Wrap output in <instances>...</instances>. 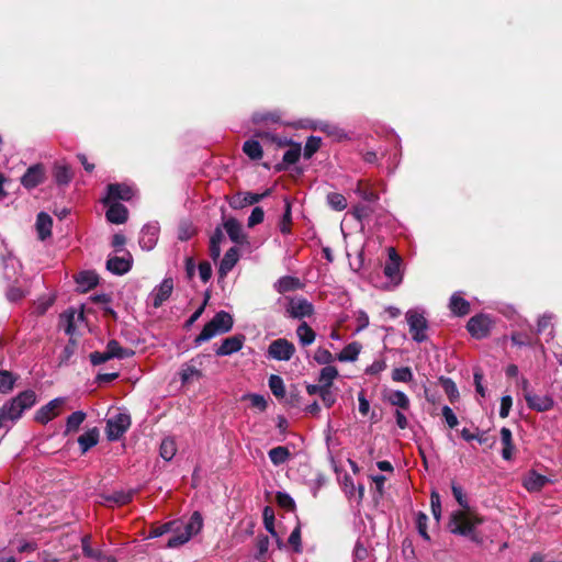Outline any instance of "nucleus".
<instances>
[{
  "label": "nucleus",
  "instance_id": "1",
  "mask_svg": "<svg viewBox=\"0 0 562 562\" xmlns=\"http://www.w3.org/2000/svg\"><path fill=\"white\" fill-rule=\"evenodd\" d=\"M451 490L456 501L462 509L456 510L451 514L448 524L449 530L452 533L465 537L475 543H482L483 537L479 533L476 528L483 524L484 518L470 509L468 499L463 494L461 486L452 484Z\"/></svg>",
  "mask_w": 562,
  "mask_h": 562
},
{
  "label": "nucleus",
  "instance_id": "2",
  "mask_svg": "<svg viewBox=\"0 0 562 562\" xmlns=\"http://www.w3.org/2000/svg\"><path fill=\"white\" fill-rule=\"evenodd\" d=\"M36 400V393L33 390H25L5 402L0 407V411L8 420L15 423L23 416L25 411L35 405Z\"/></svg>",
  "mask_w": 562,
  "mask_h": 562
},
{
  "label": "nucleus",
  "instance_id": "3",
  "mask_svg": "<svg viewBox=\"0 0 562 562\" xmlns=\"http://www.w3.org/2000/svg\"><path fill=\"white\" fill-rule=\"evenodd\" d=\"M234 325L233 317L225 311L217 312L214 317L204 325L201 333L194 338V346L198 347L211 340L217 335L228 333Z\"/></svg>",
  "mask_w": 562,
  "mask_h": 562
},
{
  "label": "nucleus",
  "instance_id": "4",
  "mask_svg": "<svg viewBox=\"0 0 562 562\" xmlns=\"http://www.w3.org/2000/svg\"><path fill=\"white\" fill-rule=\"evenodd\" d=\"M412 339L418 344L428 340L429 324L425 311L420 307L411 308L405 313Z\"/></svg>",
  "mask_w": 562,
  "mask_h": 562
},
{
  "label": "nucleus",
  "instance_id": "5",
  "mask_svg": "<svg viewBox=\"0 0 562 562\" xmlns=\"http://www.w3.org/2000/svg\"><path fill=\"white\" fill-rule=\"evenodd\" d=\"M131 416L127 413H119L106 420L105 434L110 441L119 440L130 428Z\"/></svg>",
  "mask_w": 562,
  "mask_h": 562
},
{
  "label": "nucleus",
  "instance_id": "6",
  "mask_svg": "<svg viewBox=\"0 0 562 562\" xmlns=\"http://www.w3.org/2000/svg\"><path fill=\"white\" fill-rule=\"evenodd\" d=\"M288 304L285 313L288 317L302 319L311 317L314 313L313 304L302 296H289L286 297Z\"/></svg>",
  "mask_w": 562,
  "mask_h": 562
},
{
  "label": "nucleus",
  "instance_id": "7",
  "mask_svg": "<svg viewBox=\"0 0 562 562\" xmlns=\"http://www.w3.org/2000/svg\"><path fill=\"white\" fill-rule=\"evenodd\" d=\"M295 353V346L285 338L273 340L267 350V357L278 361H289Z\"/></svg>",
  "mask_w": 562,
  "mask_h": 562
},
{
  "label": "nucleus",
  "instance_id": "8",
  "mask_svg": "<svg viewBox=\"0 0 562 562\" xmlns=\"http://www.w3.org/2000/svg\"><path fill=\"white\" fill-rule=\"evenodd\" d=\"M66 402V397H56L49 401L46 405L36 411L34 419L42 425H46L61 413Z\"/></svg>",
  "mask_w": 562,
  "mask_h": 562
},
{
  "label": "nucleus",
  "instance_id": "9",
  "mask_svg": "<svg viewBox=\"0 0 562 562\" xmlns=\"http://www.w3.org/2000/svg\"><path fill=\"white\" fill-rule=\"evenodd\" d=\"M528 387V381H522V389L525 391V400L527 402V405L529 408L537 411V412H547L551 409L554 405V401L550 395H540V394H533L531 392L527 391Z\"/></svg>",
  "mask_w": 562,
  "mask_h": 562
},
{
  "label": "nucleus",
  "instance_id": "10",
  "mask_svg": "<svg viewBox=\"0 0 562 562\" xmlns=\"http://www.w3.org/2000/svg\"><path fill=\"white\" fill-rule=\"evenodd\" d=\"M492 325L493 322L490 316L480 314L469 319L467 328L473 337L481 339L488 335Z\"/></svg>",
  "mask_w": 562,
  "mask_h": 562
},
{
  "label": "nucleus",
  "instance_id": "11",
  "mask_svg": "<svg viewBox=\"0 0 562 562\" xmlns=\"http://www.w3.org/2000/svg\"><path fill=\"white\" fill-rule=\"evenodd\" d=\"M401 262L402 259L395 249L393 247L389 248V261L384 267V274L394 286L402 282Z\"/></svg>",
  "mask_w": 562,
  "mask_h": 562
},
{
  "label": "nucleus",
  "instance_id": "12",
  "mask_svg": "<svg viewBox=\"0 0 562 562\" xmlns=\"http://www.w3.org/2000/svg\"><path fill=\"white\" fill-rule=\"evenodd\" d=\"M134 195V189L124 183H113L108 186L106 195L102 199L103 204H109L119 200L130 201Z\"/></svg>",
  "mask_w": 562,
  "mask_h": 562
},
{
  "label": "nucleus",
  "instance_id": "13",
  "mask_svg": "<svg viewBox=\"0 0 562 562\" xmlns=\"http://www.w3.org/2000/svg\"><path fill=\"white\" fill-rule=\"evenodd\" d=\"M45 180V168L42 164H35L27 168L25 173L21 177V184L32 190L37 186L42 184Z\"/></svg>",
  "mask_w": 562,
  "mask_h": 562
},
{
  "label": "nucleus",
  "instance_id": "14",
  "mask_svg": "<svg viewBox=\"0 0 562 562\" xmlns=\"http://www.w3.org/2000/svg\"><path fill=\"white\" fill-rule=\"evenodd\" d=\"M158 223H148L143 226L139 236V246L143 250L149 251L154 249L159 236Z\"/></svg>",
  "mask_w": 562,
  "mask_h": 562
},
{
  "label": "nucleus",
  "instance_id": "15",
  "mask_svg": "<svg viewBox=\"0 0 562 562\" xmlns=\"http://www.w3.org/2000/svg\"><path fill=\"white\" fill-rule=\"evenodd\" d=\"M202 356L191 359L189 362L182 364L180 370V380L182 384L191 383L194 380H200L203 374L198 366L202 364Z\"/></svg>",
  "mask_w": 562,
  "mask_h": 562
},
{
  "label": "nucleus",
  "instance_id": "16",
  "mask_svg": "<svg viewBox=\"0 0 562 562\" xmlns=\"http://www.w3.org/2000/svg\"><path fill=\"white\" fill-rule=\"evenodd\" d=\"M245 340L246 337L241 334L227 337L222 340V344L215 350V353L218 357H225L238 352L243 348Z\"/></svg>",
  "mask_w": 562,
  "mask_h": 562
},
{
  "label": "nucleus",
  "instance_id": "17",
  "mask_svg": "<svg viewBox=\"0 0 562 562\" xmlns=\"http://www.w3.org/2000/svg\"><path fill=\"white\" fill-rule=\"evenodd\" d=\"M173 290L172 279H164L150 293V299L155 307H159L169 299Z\"/></svg>",
  "mask_w": 562,
  "mask_h": 562
},
{
  "label": "nucleus",
  "instance_id": "18",
  "mask_svg": "<svg viewBox=\"0 0 562 562\" xmlns=\"http://www.w3.org/2000/svg\"><path fill=\"white\" fill-rule=\"evenodd\" d=\"M106 268L114 274L122 276L132 268V256L126 254L124 257H111L106 261Z\"/></svg>",
  "mask_w": 562,
  "mask_h": 562
},
{
  "label": "nucleus",
  "instance_id": "19",
  "mask_svg": "<svg viewBox=\"0 0 562 562\" xmlns=\"http://www.w3.org/2000/svg\"><path fill=\"white\" fill-rule=\"evenodd\" d=\"M105 213L106 220L113 224H123L127 221L128 211L119 202H110Z\"/></svg>",
  "mask_w": 562,
  "mask_h": 562
},
{
  "label": "nucleus",
  "instance_id": "20",
  "mask_svg": "<svg viewBox=\"0 0 562 562\" xmlns=\"http://www.w3.org/2000/svg\"><path fill=\"white\" fill-rule=\"evenodd\" d=\"M99 429L93 427L78 437V445L81 453H86L89 449L94 447L99 442Z\"/></svg>",
  "mask_w": 562,
  "mask_h": 562
},
{
  "label": "nucleus",
  "instance_id": "21",
  "mask_svg": "<svg viewBox=\"0 0 562 562\" xmlns=\"http://www.w3.org/2000/svg\"><path fill=\"white\" fill-rule=\"evenodd\" d=\"M83 318V313L78 312L74 308L67 310L61 315V322L64 326V330L67 335H74L76 331V321H81Z\"/></svg>",
  "mask_w": 562,
  "mask_h": 562
},
{
  "label": "nucleus",
  "instance_id": "22",
  "mask_svg": "<svg viewBox=\"0 0 562 562\" xmlns=\"http://www.w3.org/2000/svg\"><path fill=\"white\" fill-rule=\"evenodd\" d=\"M449 308L452 314L464 316L470 312V303L461 296L460 292H456L450 297Z\"/></svg>",
  "mask_w": 562,
  "mask_h": 562
},
{
  "label": "nucleus",
  "instance_id": "23",
  "mask_svg": "<svg viewBox=\"0 0 562 562\" xmlns=\"http://www.w3.org/2000/svg\"><path fill=\"white\" fill-rule=\"evenodd\" d=\"M52 217L48 214L41 212L36 218V231L41 240H45L52 235Z\"/></svg>",
  "mask_w": 562,
  "mask_h": 562
},
{
  "label": "nucleus",
  "instance_id": "24",
  "mask_svg": "<svg viewBox=\"0 0 562 562\" xmlns=\"http://www.w3.org/2000/svg\"><path fill=\"white\" fill-rule=\"evenodd\" d=\"M499 435L503 445L502 457L504 460H512L515 450L512 431L509 428L503 427Z\"/></svg>",
  "mask_w": 562,
  "mask_h": 562
},
{
  "label": "nucleus",
  "instance_id": "25",
  "mask_svg": "<svg viewBox=\"0 0 562 562\" xmlns=\"http://www.w3.org/2000/svg\"><path fill=\"white\" fill-rule=\"evenodd\" d=\"M76 281L80 291L87 292L98 284L99 278L93 271H82L77 276Z\"/></svg>",
  "mask_w": 562,
  "mask_h": 562
},
{
  "label": "nucleus",
  "instance_id": "26",
  "mask_svg": "<svg viewBox=\"0 0 562 562\" xmlns=\"http://www.w3.org/2000/svg\"><path fill=\"white\" fill-rule=\"evenodd\" d=\"M238 261V249L236 247L229 248L224 255L218 272L222 277L226 276Z\"/></svg>",
  "mask_w": 562,
  "mask_h": 562
},
{
  "label": "nucleus",
  "instance_id": "27",
  "mask_svg": "<svg viewBox=\"0 0 562 562\" xmlns=\"http://www.w3.org/2000/svg\"><path fill=\"white\" fill-rule=\"evenodd\" d=\"M296 336L301 346L306 347L312 345L315 341L316 333L312 329V327L306 323H301L296 328Z\"/></svg>",
  "mask_w": 562,
  "mask_h": 562
},
{
  "label": "nucleus",
  "instance_id": "28",
  "mask_svg": "<svg viewBox=\"0 0 562 562\" xmlns=\"http://www.w3.org/2000/svg\"><path fill=\"white\" fill-rule=\"evenodd\" d=\"M301 288L302 283L300 279L291 276L282 277L274 283V289L279 293H285Z\"/></svg>",
  "mask_w": 562,
  "mask_h": 562
},
{
  "label": "nucleus",
  "instance_id": "29",
  "mask_svg": "<svg viewBox=\"0 0 562 562\" xmlns=\"http://www.w3.org/2000/svg\"><path fill=\"white\" fill-rule=\"evenodd\" d=\"M81 544L83 554L86 557L102 562H115L112 557L103 554L100 550L92 549L90 546V538L88 536L82 538Z\"/></svg>",
  "mask_w": 562,
  "mask_h": 562
},
{
  "label": "nucleus",
  "instance_id": "30",
  "mask_svg": "<svg viewBox=\"0 0 562 562\" xmlns=\"http://www.w3.org/2000/svg\"><path fill=\"white\" fill-rule=\"evenodd\" d=\"M361 351V346L358 342L348 344L337 356L336 359L340 362L356 361Z\"/></svg>",
  "mask_w": 562,
  "mask_h": 562
},
{
  "label": "nucleus",
  "instance_id": "31",
  "mask_svg": "<svg viewBox=\"0 0 562 562\" xmlns=\"http://www.w3.org/2000/svg\"><path fill=\"white\" fill-rule=\"evenodd\" d=\"M268 456L272 464L279 467L290 460L291 452L289 448L279 446L269 450Z\"/></svg>",
  "mask_w": 562,
  "mask_h": 562
},
{
  "label": "nucleus",
  "instance_id": "32",
  "mask_svg": "<svg viewBox=\"0 0 562 562\" xmlns=\"http://www.w3.org/2000/svg\"><path fill=\"white\" fill-rule=\"evenodd\" d=\"M183 530L192 538L198 535L203 527V517L200 512H194L186 525H181Z\"/></svg>",
  "mask_w": 562,
  "mask_h": 562
},
{
  "label": "nucleus",
  "instance_id": "33",
  "mask_svg": "<svg viewBox=\"0 0 562 562\" xmlns=\"http://www.w3.org/2000/svg\"><path fill=\"white\" fill-rule=\"evenodd\" d=\"M182 522L178 521L175 526L178 531H171L173 535L168 539L167 548L173 549L187 543L191 537L181 527Z\"/></svg>",
  "mask_w": 562,
  "mask_h": 562
},
{
  "label": "nucleus",
  "instance_id": "34",
  "mask_svg": "<svg viewBox=\"0 0 562 562\" xmlns=\"http://www.w3.org/2000/svg\"><path fill=\"white\" fill-rule=\"evenodd\" d=\"M224 228L234 243H240L244 238L240 223L235 218H228L224 223Z\"/></svg>",
  "mask_w": 562,
  "mask_h": 562
},
{
  "label": "nucleus",
  "instance_id": "35",
  "mask_svg": "<svg viewBox=\"0 0 562 562\" xmlns=\"http://www.w3.org/2000/svg\"><path fill=\"white\" fill-rule=\"evenodd\" d=\"M385 398L393 406H397V407H400L402 409H408L409 408V398L402 391H398V390L390 391L385 395Z\"/></svg>",
  "mask_w": 562,
  "mask_h": 562
},
{
  "label": "nucleus",
  "instance_id": "36",
  "mask_svg": "<svg viewBox=\"0 0 562 562\" xmlns=\"http://www.w3.org/2000/svg\"><path fill=\"white\" fill-rule=\"evenodd\" d=\"M105 349L111 359H125L134 355L132 350L121 347L116 340H110Z\"/></svg>",
  "mask_w": 562,
  "mask_h": 562
},
{
  "label": "nucleus",
  "instance_id": "37",
  "mask_svg": "<svg viewBox=\"0 0 562 562\" xmlns=\"http://www.w3.org/2000/svg\"><path fill=\"white\" fill-rule=\"evenodd\" d=\"M548 483V479L544 475L531 472L527 475L524 481V486L528 491H539Z\"/></svg>",
  "mask_w": 562,
  "mask_h": 562
},
{
  "label": "nucleus",
  "instance_id": "38",
  "mask_svg": "<svg viewBox=\"0 0 562 562\" xmlns=\"http://www.w3.org/2000/svg\"><path fill=\"white\" fill-rule=\"evenodd\" d=\"M87 415L82 411H76L71 415L68 416L66 420V429L65 434L68 435L70 432H76L81 424L85 422Z\"/></svg>",
  "mask_w": 562,
  "mask_h": 562
},
{
  "label": "nucleus",
  "instance_id": "39",
  "mask_svg": "<svg viewBox=\"0 0 562 562\" xmlns=\"http://www.w3.org/2000/svg\"><path fill=\"white\" fill-rule=\"evenodd\" d=\"M54 178L58 184L69 183L72 178L70 168L65 164H56L54 167Z\"/></svg>",
  "mask_w": 562,
  "mask_h": 562
},
{
  "label": "nucleus",
  "instance_id": "40",
  "mask_svg": "<svg viewBox=\"0 0 562 562\" xmlns=\"http://www.w3.org/2000/svg\"><path fill=\"white\" fill-rule=\"evenodd\" d=\"M337 376L338 370L333 366H326L321 370L318 381L324 387H331Z\"/></svg>",
  "mask_w": 562,
  "mask_h": 562
},
{
  "label": "nucleus",
  "instance_id": "41",
  "mask_svg": "<svg viewBox=\"0 0 562 562\" xmlns=\"http://www.w3.org/2000/svg\"><path fill=\"white\" fill-rule=\"evenodd\" d=\"M25 294L26 291L23 289L21 280L16 279L7 290L5 296L10 302H18L23 299Z\"/></svg>",
  "mask_w": 562,
  "mask_h": 562
},
{
  "label": "nucleus",
  "instance_id": "42",
  "mask_svg": "<svg viewBox=\"0 0 562 562\" xmlns=\"http://www.w3.org/2000/svg\"><path fill=\"white\" fill-rule=\"evenodd\" d=\"M15 382L16 376L13 375L10 371L0 370V393H10L13 390Z\"/></svg>",
  "mask_w": 562,
  "mask_h": 562
},
{
  "label": "nucleus",
  "instance_id": "43",
  "mask_svg": "<svg viewBox=\"0 0 562 562\" xmlns=\"http://www.w3.org/2000/svg\"><path fill=\"white\" fill-rule=\"evenodd\" d=\"M243 150L252 160H258L262 157V148L258 140H246L244 143Z\"/></svg>",
  "mask_w": 562,
  "mask_h": 562
},
{
  "label": "nucleus",
  "instance_id": "44",
  "mask_svg": "<svg viewBox=\"0 0 562 562\" xmlns=\"http://www.w3.org/2000/svg\"><path fill=\"white\" fill-rule=\"evenodd\" d=\"M177 452L176 442L171 438H165L159 448L160 457L166 460L170 461Z\"/></svg>",
  "mask_w": 562,
  "mask_h": 562
},
{
  "label": "nucleus",
  "instance_id": "45",
  "mask_svg": "<svg viewBox=\"0 0 562 562\" xmlns=\"http://www.w3.org/2000/svg\"><path fill=\"white\" fill-rule=\"evenodd\" d=\"M268 382L269 387L274 396L283 397L285 395V387L281 376L271 374Z\"/></svg>",
  "mask_w": 562,
  "mask_h": 562
},
{
  "label": "nucleus",
  "instance_id": "46",
  "mask_svg": "<svg viewBox=\"0 0 562 562\" xmlns=\"http://www.w3.org/2000/svg\"><path fill=\"white\" fill-rule=\"evenodd\" d=\"M315 128L326 133L329 136H333L336 139H341L345 137V133L342 130H340L338 126L326 123V122H319L315 125Z\"/></svg>",
  "mask_w": 562,
  "mask_h": 562
},
{
  "label": "nucleus",
  "instance_id": "47",
  "mask_svg": "<svg viewBox=\"0 0 562 562\" xmlns=\"http://www.w3.org/2000/svg\"><path fill=\"white\" fill-rule=\"evenodd\" d=\"M327 203L335 211H342L347 207L346 198L337 192H330L327 194Z\"/></svg>",
  "mask_w": 562,
  "mask_h": 562
},
{
  "label": "nucleus",
  "instance_id": "48",
  "mask_svg": "<svg viewBox=\"0 0 562 562\" xmlns=\"http://www.w3.org/2000/svg\"><path fill=\"white\" fill-rule=\"evenodd\" d=\"M302 153V147L300 144L295 143L290 146V148L283 155V164L286 166L295 164Z\"/></svg>",
  "mask_w": 562,
  "mask_h": 562
},
{
  "label": "nucleus",
  "instance_id": "49",
  "mask_svg": "<svg viewBox=\"0 0 562 562\" xmlns=\"http://www.w3.org/2000/svg\"><path fill=\"white\" fill-rule=\"evenodd\" d=\"M336 357L325 348H317L314 352V360L322 366H329Z\"/></svg>",
  "mask_w": 562,
  "mask_h": 562
},
{
  "label": "nucleus",
  "instance_id": "50",
  "mask_svg": "<svg viewBox=\"0 0 562 562\" xmlns=\"http://www.w3.org/2000/svg\"><path fill=\"white\" fill-rule=\"evenodd\" d=\"M270 191H266L262 194L252 193V192H245L241 194L240 202L236 205L239 207L246 206V205H252L258 203L260 200H262L265 196L269 195Z\"/></svg>",
  "mask_w": 562,
  "mask_h": 562
},
{
  "label": "nucleus",
  "instance_id": "51",
  "mask_svg": "<svg viewBox=\"0 0 562 562\" xmlns=\"http://www.w3.org/2000/svg\"><path fill=\"white\" fill-rule=\"evenodd\" d=\"M322 139L316 136H310L305 143L303 156L310 159L321 147Z\"/></svg>",
  "mask_w": 562,
  "mask_h": 562
},
{
  "label": "nucleus",
  "instance_id": "52",
  "mask_svg": "<svg viewBox=\"0 0 562 562\" xmlns=\"http://www.w3.org/2000/svg\"><path fill=\"white\" fill-rule=\"evenodd\" d=\"M392 380L394 382H411L413 380V372L408 367L396 368L392 371Z\"/></svg>",
  "mask_w": 562,
  "mask_h": 562
},
{
  "label": "nucleus",
  "instance_id": "53",
  "mask_svg": "<svg viewBox=\"0 0 562 562\" xmlns=\"http://www.w3.org/2000/svg\"><path fill=\"white\" fill-rule=\"evenodd\" d=\"M178 525V521H169L166 524H162L158 527H155L150 530L149 537L150 538H158L165 533L171 532V531H178V529L175 528V526Z\"/></svg>",
  "mask_w": 562,
  "mask_h": 562
},
{
  "label": "nucleus",
  "instance_id": "54",
  "mask_svg": "<svg viewBox=\"0 0 562 562\" xmlns=\"http://www.w3.org/2000/svg\"><path fill=\"white\" fill-rule=\"evenodd\" d=\"M440 382L450 401H454L459 396L456 383L451 379L443 376L440 378Z\"/></svg>",
  "mask_w": 562,
  "mask_h": 562
},
{
  "label": "nucleus",
  "instance_id": "55",
  "mask_svg": "<svg viewBox=\"0 0 562 562\" xmlns=\"http://www.w3.org/2000/svg\"><path fill=\"white\" fill-rule=\"evenodd\" d=\"M427 521H428V517H427L426 514L419 512L416 515V527H417V530H418L419 535L425 540H429V536L427 533Z\"/></svg>",
  "mask_w": 562,
  "mask_h": 562
},
{
  "label": "nucleus",
  "instance_id": "56",
  "mask_svg": "<svg viewBox=\"0 0 562 562\" xmlns=\"http://www.w3.org/2000/svg\"><path fill=\"white\" fill-rule=\"evenodd\" d=\"M132 492H115L110 495L106 499L114 502L117 505H125L132 501Z\"/></svg>",
  "mask_w": 562,
  "mask_h": 562
},
{
  "label": "nucleus",
  "instance_id": "57",
  "mask_svg": "<svg viewBox=\"0 0 562 562\" xmlns=\"http://www.w3.org/2000/svg\"><path fill=\"white\" fill-rule=\"evenodd\" d=\"M386 369V362L384 359H376L370 366L367 367L366 373L370 375L379 374Z\"/></svg>",
  "mask_w": 562,
  "mask_h": 562
},
{
  "label": "nucleus",
  "instance_id": "58",
  "mask_svg": "<svg viewBox=\"0 0 562 562\" xmlns=\"http://www.w3.org/2000/svg\"><path fill=\"white\" fill-rule=\"evenodd\" d=\"M430 504H431V510H432V515H434L435 519L439 520L440 516H441L440 495L435 491L430 495Z\"/></svg>",
  "mask_w": 562,
  "mask_h": 562
},
{
  "label": "nucleus",
  "instance_id": "59",
  "mask_svg": "<svg viewBox=\"0 0 562 562\" xmlns=\"http://www.w3.org/2000/svg\"><path fill=\"white\" fill-rule=\"evenodd\" d=\"M277 503L279 506L290 510L295 507L294 499L289 494L282 492L277 494Z\"/></svg>",
  "mask_w": 562,
  "mask_h": 562
},
{
  "label": "nucleus",
  "instance_id": "60",
  "mask_svg": "<svg viewBox=\"0 0 562 562\" xmlns=\"http://www.w3.org/2000/svg\"><path fill=\"white\" fill-rule=\"evenodd\" d=\"M265 212L260 206L252 209L250 216L248 217V226L254 227L263 221Z\"/></svg>",
  "mask_w": 562,
  "mask_h": 562
},
{
  "label": "nucleus",
  "instance_id": "61",
  "mask_svg": "<svg viewBox=\"0 0 562 562\" xmlns=\"http://www.w3.org/2000/svg\"><path fill=\"white\" fill-rule=\"evenodd\" d=\"M441 412L447 425L450 428H454L459 424L458 417L456 416L451 407L445 405Z\"/></svg>",
  "mask_w": 562,
  "mask_h": 562
},
{
  "label": "nucleus",
  "instance_id": "62",
  "mask_svg": "<svg viewBox=\"0 0 562 562\" xmlns=\"http://www.w3.org/2000/svg\"><path fill=\"white\" fill-rule=\"evenodd\" d=\"M319 396L326 407H331L336 402V394L331 387H324Z\"/></svg>",
  "mask_w": 562,
  "mask_h": 562
},
{
  "label": "nucleus",
  "instance_id": "63",
  "mask_svg": "<svg viewBox=\"0 0 562 562\" xmlns=\"http://www.w3.org/2000/svg\"><path fill=\"white\" fill-rule=\"evenodd\" d=\"M289 543L294 548L296 552L301 551V528L296 526L289 537Z\"/></svg>",
  "mask_w": 562,
  "mask_h": 562
},
{
  "label": "nucleus",
  "instance_id": "64",
  "mask_svg": "<svg viewBox=\"0 0 562 562\" xmlns=\"http://www.w3.org/2000/svg\"><path fill=\"white\" fill-rule=\"evenodd\" d=\"M512 405H513L512 396L504 395L501 400V408H499V416L502 418H506L509 415Z\"/></svg>",
  "mask_w": 562,
  "mask_h": 562
}]
</instances>
